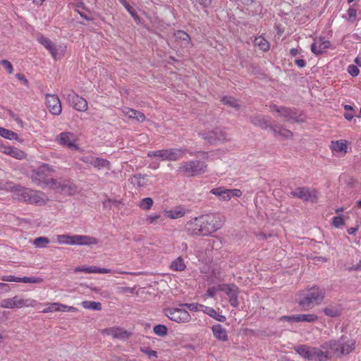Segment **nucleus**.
<instances>
[{
    "label": "nucleus",
    "mask_w": 361,
    "mask_h": 361,
    "mask_svg": "<svg viewBox=\"0 0 361 361\" xmlns=\"http://www.w3.org/2000/svg\"><path fill=\"white\" fill-rule=\"evenodd\" d=\"M325 295L324 288L318 286L307 287L299 292L298 305L303 310L312 309L315 305L322 304L325 298Z\"/></svg>",
    "instance_id": "nucleus-1"
},
{
    "label": "nucleus",
    "mask_w": 361,
    "mask_h": 361,
    "mask_svg": "<svg viewBox=\"0 0 361 361\" xmlns=\"http://www.w3.org/2000/svg\"><path fill=\"white\" fill-rule=\"evenodd\" d=\"M53 172L54 170L49 165L43 164L37 169L32 171L31 178L32 180L38 185L44 184L51 188H56L58 185V180L50 177Z\"/></svg>",
    "instance_id": "nucleus-2"
},
{
    "label": "nucleus",
    "mask_w": 361,
    "mask_h": 361,
    "mask_svg": "<svg viewBox=\"0 0 361 361\" xmlns=\"http://www.w3.org/2000/svg\"><path fill=\"white\" fill-rule=\"evenodd\" d=\"M204 235H209L219 230L224 224V216L218 213L200 216Z\"/></svg>",
    "instance_id": "nucleus-3"
},
{
    "label": "nucleus",
    "mask_w": 361,
    "mask_h": 361,
    "mask_svg": "<svg viewBox=\"0 0 361 361\" xmlns=\"http://www.w3.org/2000/svg\"><path fill=\"white\" fill-rule=\"evenodd\" d=\"M207 164L202 161L190 160L180 164L178 171L187 177H194L204 173Z\"/></svg>",
    "instance_id": "nucleus-4"
},
{
    "label": "nucleus",
    "mask_w": 361,
    "mask_h": 361,
    "mask_svg": "<svg viewBox=\"0 0 361 361\" xmlns=\"http://www.w3.org/2000/svg\"><path fill=\"white\" fill-rule=\"evenodd\" d=\"M56 240L61 245H92L98 243V240L97 238L83 235H57Z\"/></svg>",
    "instance_id": "nucleus-5"
},
{
    "label": "nucleus",
    "mask_w": 361,
    "mask_h": 361,
    "mask_svg": "<svg viewBox=\"0 0 361 361\" xmlns=\"http://www.w3.org/2000/svg\"><path fill=\"white\" fill-rule=\"evenodd\" d=\"M37 301L31 298H23L20 295L5 298L1 301V307L6 309H20L23 307H33Z\"/></svg>",
    "instance_id": "nucleus-6"
},
{
    "label": "nucleus",
    "mask_w": 361,
    "mask_h": 361,
    "mask_svg": "<svg viewBox=\"0 0 361 361\" xmlns=\"http://www.w3.org/2000/svg\"><path fill=\"white\" fill-rule=\"evenodd\" d=\"M180 307H168L164 309L165 315L171 321L178 324L190 323L192 317L190 313L185 309Z\"/></svg>",
    "instance_id": "nucleus-7"
},
{
    "label": "nucleus",
    "mask_w": 361,
    "mask_h": 361,
    "mask_svg": "<svg viewBox=\"0 0 361 361\" xmlns=\"http://www.w3.org/2000/svg\"><path fill=\"white\" fill-rule=\"evenodd\" d=\"M63 97L68 104L78 111L85 112L88 109L87 100L73 90L68 91L63 95Z\"/></svg>",
    "instance_id": "nucleus-8"
},
{
    "label": "nucleus",
    "mask_w": 361,
    "mask_h": 361,
    "mask_svg": "<svg viewBox=\"0 0 361 361\" xmlns=\"http://www.w3.org/2000/svg\"><path fill=\"white\" fill-rule=\"evenodd\" d=\"M55 141L61 146L72 150H78V136L69 131H65L59 133L55 139Z\"/></svg>",
    "instance_id": "nucleus-9"
},
{
    "label": "nucleus",
    "mask_w": 361,
    "mask_h": 361,
    "mask_svg": "<svg viewBox=\"0 0 361 361\" xmlns=\"http://www.w3.org/2000/svg\"><path fill=\"white\" fill-rule=\"evenodd\" d=\"M269 111L271 112L275 117L281 118L285 121L295 122L298 121L296 114L290 109L284 106H278L271 104L269 106Z\"/></svg>",
    "instance_id": "nucleus-10"
},
{
    "label": "nucleus",
    "mask_w": 361,
    "mask_h": 361,
    "mask_svg": "<svg viewBox=\"0 0 361 361\" xmlns=\"http://www.w3.org/2000/svg\"><path fill=\"white\" fill-rule=\"evenodd\" d=\"M210 192L223 201H228L233 197H240L243 194L240 189H226L223 187L213 188Z\"/></svg>",
    "instance_id": "nucleus-11"
},
{
    "label": "nucleus",
    "mask_w": 361,
    "mask_h": 361,
    "mask_svg": "<svg viewBox=\"0 0 361 361\" xmlns=\"http://www.w3.org/2000/svg\"><path fill=\"white\" fill-rule=\"evenodd\" d=\"M220 290L224 292L229 298L230 305L233 307L239 305L238 288L235 284H221Z\"/></svg>",
    "instance_id": "nucleus-12"
},
{
    "label": "nucleus",
    "mask_w": 361,
    "mask_h": 361,
    "mask_svg": "<svg viewBox=\"0 0 361 361\" xmlns=\"http://www.w3.org/2000/svg\"><path fill=\"white\" fill-rule=\"evenodd\" d=\"M75 273L77 272H84L86 274H110V273H117L119 274H130L127 271H123L121 270H112L111 269L106 268H99L96 266H78L76 267L74 269Z\"/></svg>",
    "instance_id": "nucleus-13"
},
{
    "label": "nucleus",
    "mask_w": 361,
    "mask_h": 361,
    "mask_svg": "<svg viewBox=\"0 0 361 361\" xmlns=\"http://www.w3.org/2000/svg\"><path fill=\"white\" fill-rule=\"evenodd\" d=\"M200 135L210 144L226 140V133L218 128L215 129V130L201 131Z\"/></svg>",
    "instance_id": "nucleus-14"
},
{
    "label": "nucleus",
    "mask_w": 361,
    "mask_h": 361,
    "mask_svg": "<svg viewBox=\"0 0 361 361\" xmlns=\"http://www.w3.org/2000/svg\"><path fill=\"white\" fill-rule=\"evenodd\" d=\"M46 106L54 115L59 116L62 112V105L59 97L56 94H46Z\"/></svg>",
    "instance_id": "nucleus-15"
},
{
    "label": "nucleus",
    "mask_w": 361,
    "mask_h": 361,
    "mask_svg": "<svg viewBox=\"0 0 361 361\" xmlns=\"http://www.w3.org/2000/svg\"><path fill=\"white\" fill-rule=\"evenodd\" d=\"M280 321L286 320L288 322H309L312 323L318 320V316L315 314H300L292 316H282Z\"/></svg>",
    "instance_id": "nucleus-16"
},
{
    "label": "nucleus",
    "mask_w": 361,
    "mask_h": 361,
    "mask_svg": "<svg viewBox=\"0 0 361 361\" xmlns=\"http://www.w3.org/2000/svg\"><path fill=\"white\" fill-rule=\"evenodd\" d=\"M185 228L187 232L192 235H204V229H203L202 224L200 222V216L194 218L189 221L186 225Z\"/></svg>",
    "instance_id": "nucleus-17"
},
{
    "label": "nucleus",
    "mask_w": 361,
    "mask_h": 361,
    "mask_svg": "<svg viewBox=\"0 0 361 361\" xmlns=\"http://www.w3.org/2000/svg\"><path fill=\"white\" fill-rule=\"evenodd\" d=\"M49 200V199L44 192L39 190H30L28 198L27 199V202L42 206L47 204Z\"/></svg>",
    "instance_id": "nucleus-18"
},
{
    "label": "nucleus",
    "mask_w": 361,
    "mask_h": 361,
    "mask_svg": "<svg viewBox=\"0 0 361 361\" xmlns=\"http://www.w3.org/2000/svg\"><path fill=\"white\" fill-rule=\"evenodd\" d=\"M293 197L300 198L304 201L312 200L317 198V192L315 190L311 192L307 188H298L290 192Z\"/></svg>",
    "instance_id": "nucleus-19"
},
{
    "label": "nucleus",
    "mask_w": 361,
    "mask_h": 361,
    "mask_svg": "<svg viewBox=\"0 0 361 361\" xmlns=\"http://www.w3.org/2000/svg\"><path fill=\"white\" fill-rule=\"evenodd\" d=\"M102 334L111 336L113 338L126 340L128 338L130 333L118 326H113L102 330Z\"/></svg>",
    "instance_id": "nucleus-20"
},
{
    "label": "nucleus",
    "mask_w": 361,
    "mask_h": 361,
    "mask_svg": "<svg viewBox=\"0 0 361 361\" xmlns=\"http://www.w3.org/2000/svg\"><path fill=\"white\" fill-rule=\"evenodd\" d=\"M1 279L7 282H21L25 283H40L43 281V279L41 277H16L12 275L4 276Z\"/></svg>",
    "instance_id": "nucleus-21"
},
{
    "label": "nucleus",
    "mask_w": 361,
    "mask_h": 361,
    "mask_svg": "<svg viewBox=\"0 0 361 361\" xmlns=\"http://www.w3.org/2000/svg\"><path fill=\"white\" fill-rule=\"evenodd\" d=\"M37 41L49 51L54 59L56 60L59 59L57 47L51 39L40 35L37 37Z\"/></svg>",
    "instance_id": "nucleus-22"
},
{
    "label": "nucleus",
    "mask_w": 361,
    "mask_h": 361,
    "mask_svg": "<svg viewBox=\"0 0 361 361\" xmlns=\"http://www.w3.org/2000/svg\"><path fill=\"white\" fill-rule=\"evenodd\" d=\"M322 348L331 353V355H336L341 356V337L336 340H330L322 344Z\"/></svg>",
    "instance_id": "nucleus-23"
},
{
    "label": "nucleus",
    "mask_w": 361,
    "mask_h": 361,
    "mask_svg": "<svg viewBox=\"0 0 361 361\" xmlns=\"http://www.w3.org/2000/svg\"><path fill=\"white\" fill-rule=\"evenodd\" d=\"M355 346L354 339L349 338L345 336H341V356L351 353L355 349Z\"/></svg>",
    "instance_id": "nucleus-24"
},
{
    "label": "nucleus",
    "mask_w": 361,
    "mask_h": 361,
    "mask_svg": "<svg viewBox=\"0 0 361 361\" xmlns=\"http://www.w3.org/2000/svg\"><path fill=\"white\" fill-rule=\"evenodd\" d=\"M51 189L57 190L61 192L68 195H72L77 192L76 185L68 180H64L63 182L58 181L57 187L52 188Z\"/></svg>",
    "instance_id": "nucleus-25"
},
{
    "label": "nucleus",
    "mask_w": 361,
    "mask_h": 361,
    "mask_svg": "<svg viewBox=\"0 0 361 361\" xmlns=\"http://www.w3.org/2000/svg\"><path fill=\"white\" fill-rule=\"evenodd\" d=\"M293 349L302 358L312 360L314 347L302 344L294 347Z\"/></svg>",
    "instance_id": "nucleus-26"
},
{
    "label": "nucleus",
    "mask_w": 361,
    "mask_h": 361,
    "mask_svg": "<svg viewBox=\"0 0 361 361\" xmlns=\"http://www.w3.org/2000/svg\"><path fill=\"white\" fill-rule=\"evenodd\" d=\"M213 336L218 341L226 342L228 340L227 330L222 325L217 324L212 327Z\"/></svg>",
    "instance_id": "nucleus-27"
},
{
    "label": "nucleus",
    "mask_w": 361,
    "mask_h": 361,
    "mask_svg": "<svg viewBox=\"0 0 361 361\" xmlns=\"http://www.w3.org/2000/svg\"><path fill=\"white\" fill-rule=\"evenodd\" d=\"M330 42L329 40H324L320 38L318 40H315L314 42L311 45V51L316 55L322 54L325 49L329 48Z\"/></svg>",
    "instance_id": "nucleus-28"
},
{
    "label": "nucleus",
    "mask_w": 361,
    "mask_h": 361,
    "mask_svg": "<svg viewBox=\"0 0 361 361\" xmlns=\"http://www.w3.org/2000/svg\"><path fill=\"white\" fill-rule=\"evenodd\" d=\"M331 358V353L322 348V345L317 348L314 347L313 358L314 361H327Z\"/></svg>",
    "instance_id": "nucleus-29"
},
{
    "label": "nucleus",
    "mask_w": 361,
    "mask_h": 361,
    "mask_svg": "<svg viewBox=\"0 0 361 361\" xmlns=\"http://www.w3.org/2000/svg\"><path fill=\"white\" fill-rule=\"evenodd\" d=\"M30 190L31 189L23 188L19 185L14 186L12 188L13 198L27 202V199L28 198Z\"/></svg>",
    "instance_id": "nucleus-30"
},
{
    "label": "nucleus",
    "mask_w": 361,
    "mask_h": 361,
    "mask_svg": "<svg viewBox=\"0 0 361 361\" xmlns=\"http://www.w3.org/2000/svg\"><path fill=\"white\" fill-rule=\"evenodd\" d=\"M122 114L123 116L131 119H135L139 122H143L146 118L143 113L128 107L123 109Z\"/></svg>",
    "instance_id": "nucleus-31"
},
{
    "label": "nucleus",
    "mask_w": 361,
    "mask_h": 361,
    "mask_svg": "<svg viewBox=\"0 0 361 361\" xmlns=\"http://www.w3.org/2000/svg\"><path fill=\"white\" fill-rule=\"evenodd\" d=\"M342 307L339 304H331L322 309L324 314L330 317H339L342 313Z\"/></svg>",
    "instance_id": "nucleus-32"
},
{
    "label": "nucleus",
    "mask_w": 361,
    "mask_h": 361,
    "mask_svg": "<svg viewBox=\"0 0 361 361\" xmlns=\"http://www.w3.org/2000/svg\"><path fill=\"white\" fill-rule=\"evenodd\" d=\"M330 148L332 152L337 153L343 152L345 154L348 149L347 141L345 140L331 141Z\"/></svg>",
    "instance_id": "nucleus-33"
},
{
    "label": "nucleus",
    "mask_w": 361,
    "mask_h": 361,
    "mask_svg": "<svg viewBox=\"0 0 361 361\" xmlns=\"http://www.w3.org/2000/svg\"><path fill=\"white\" fill-rule=\"evenodd\" d=\"M185 214V209L181 206H178L173 209L166 210V216L171 219H176L183 217Z\"/></svg>",
    "instance_id": "nucleus-34"
},
{
    "label": "nucleus",
    "mask_w": 361,
    "mask_h": 361,
    "mask_svg": "<svg viewBox=\"0 0 361 361\" xmlns=\"http://www.w3.org/2000/svg\"><path fill=\"white\" fill-rule=\"evenodd\" d=\"M202 312L218 322H224L226 320V317L224 315L220 314L212 307L204 305V309H202Z\"/></svg>",
    "instance_id": "nucleus-35"
},
{
    "label": "nucleus",
    "mask_w": 361,
    "mask_h": 361,
    "mask_svg": "<svg viewBox=\"0 0 361 361\" xmlns=\"http://www.w3.org/2000/svg\"><path fill=\"white\" fill-rule=\"evenodd\" d=\"M186 150L180 148L168 149L169 161H177L184 157Z\"/></svg>",
    "instance_id": "nucleus-36"
},
{
    "label": "nucleus",
    "mask_w": 361,
    "mask_h": 361,
    "mask_svg": "<svg viewBox=\"0 0 361 361\" xmlns=\"http://www.w3.org/2000/svg\"><path fill=\"white\" fill-rule=\"evenodd\" d=\"M169 268L174 271H183L186 269V264L183 259L178 257L171 263Z\"/></svg>",
    "instance_id": "nucleus-37"
},
{
    "label": "nucleus",
    "mask_w": 361,
    "mask_h": 361,
    "mask_svg": "<svg viewBox=\"0 0 361 361\" xmlns=\"http://www.w3.org/2000/svg\"><path fill=\"white\" fill-rule=\"evenodd\" d=\"M147 156L158 157L161 161H169L168 149L149 152Z\"/></svg>",
    "instance_id": "nucleus-38"
},
{
    "label": "nucleus",
    "mask_w": 361,
    "mask_h": 361,
    "mask_svg": "<svg viewBox=\"0 0 361 361\" xmlns=\"http://www.w3.org/2000/svg\"><path fill=\"white\" fill-rule=\"evenodd\" d=\"M92 166H94L97 170H101L104 168L110 169L111 164L109 161L106 159L96 157Z\"/></svg>",
    "instance_id": "nucleus-39"
},
{
    "label": "nucleus",
    "mask_w": 361,
    "mask_h": 361,
    "mask_svg": "<svg viewBox=\"0 0 361 361\" xmlns=\"http://www.w3.org/2000/svg\"><path fill=\"white\" fill-rule=\"evenodd\" d=\"M271 128L274 134L286 138L290 137L293 135V133L290 130L278 126H271Z\"/></svg>",
    "instance_id": "nucleus-40"
},
{
    "label": "nucleus",
    "mask_w": 361,
    "mask_h": 361,
    "mask_svg": "<svg viewBox=\"0 0 361 361\" xmlns=\"http://www.w3.org/2000/svg\"><path fill=\"white\" fill-rule=\"evenodd\" d=\"M254 43L261 50L267 51L269 49L270 45L269 42L262 37H258L255 39Z\"/></svg>",
    "instance_id": "nucleus-41"
},
{
    "label": "nucleus",
    "mask_w": 361,
    "mask_h": 361,
    "mask_svg": "<svg viewBox=\"0 0 361 361\" xmlns=\"http://www.w3.org/2000/svg\"><path fill=\"white\" fill-rule=\"evenodd\" d=\"M82 306L85 309L92 310H101L102 304L99 302L85 300L82 302Z\"/></svg>",
    "instance_id": "nucleus-42"
},
{
    "label": "nucleus",
    "mask_w": 361,
    "mask_h": 361,
    "mask_svg": "<svg viewBox=\"0 0 361 361\" xmlns=\"http://www.w3.org/2000/svg\"><path fill=\"white\" fill-rule=\"evenodd\" d=\"M0 136L11 140L18 139L17 133L2 127H0Z\"/></svg>",
    "instance_id": "nucleus-43"
},
{
    "label": "nucleus",
    "mask_w": 361,
    "mask_h": 361,
    "mask_svg": "<svg viewBox=\"0 0 361 361\" xmlns=\"http://www.w3.org/2000/svg\"><path fill=\"white\" fill-rule=\"evenodd\" d=\"M154 201L151 197H145L138 203L137 206L142 210H149L153 206Z\"/></svg>",
    "instance_id": "nucleus-44"
},
{
    "label": "nucleus",
    "mask_w": 361,
    "mask_h": 361,
    "mask_svg": "<svg viewBox=\"0 0 361 361\" xmlns=\"http://www.w3.org/2000/svg\"><path fill=\"white\" fill-rule=\"evenodd\" d=\"M8 155H10L11 157H12L13 158L19 159V160L23 159L26 157V154L23 151H22L16 147H11V149L10 150Z\"/></svg>",
    "instance_id": "nucleus-45"
},
{
    "label": "nucleus",
    "mask_w": 361,
    "mask_h": 361,
    "mask_svg": "<svg viewBox=\"0 0 361 361\" xmlns=\"http://www.w3.org/2000/svg\"><path fill=\"white\" fill-rule=\"evenodd\" d=\"M49 239L47 237H38L33 241V245L36 247H46L49 243Z\"/></svg>",
    "instance_id": "nucleus-46"
},
{
    "label": "nucleus",
    "mask_w": 361,
    "mask_h": 361,
    "mask_svg": "<svg viewBox=\"0 0 361 361\" xmlns=\"http://www.w3.org/2000/svg\"><path fill=\"white\" fill-rule=\"evenodd\" d=\"M174 37L177 41H183L188 43L190 41L189 35L185 31L178 30L174 33Z\"/></svg>",
    "instance_id": "nucleus-47"
},
{
    "label": "nucleus",
    "mask_w": 361,
    "mask_h": 361,
    "mask_svg": "<svg viewBox=\"0 0 361 361\" xmlns=\"http://www.w3.org/2000/svg\"><path fill=\"white\" fill-rule=\"evenodd\" d=\"M180 307H185L189 310L195 311V312H197V311H202V309H204V305H200V304H198V303H184V304L180 305Z\"/></svg>",
    "instance_id": "nucleus-48"
},
{
    "label": "nucleus",
    "mask_w": 361,
    "mask_h": 361,
    "mask_svg": "<svg viewBox=\"0 0 361 361\" xmlns=\"http://www.w3.org/2000/svg\"><path fill=\"white\" fill-rule=\"evenodd\" d=\"M222 102L225 104H228V105L235 107L236 109L240 108V104L238 103V101L232 97H224L222 99Z\"/></svg>",
    "instance_id": "nucleus-49"
},
{
    "label": "nucleus",
    "mask_w": 361,
    "mask_h": 361,
    "mask_svg": "<svg viewBox=\"0 0 361 361\" xmlns=\"http://www.w3.org/2000/svg\"><path fill=\"white\" fill-rule=\"evenodd\" d=\"M154 332L159 336H164L167 334V328L164 325L158 324L154 327Z\"/></svg>",
    "instance_id": "nucleus-50"
},
{
    "label": "nucleus",
    "mask_w": 361,
    "mask_h": 361,
    "mask_svg": "<svg viewBox=\"0 0 361 361\" xmlns=\"http://www.w3.org/2000/svg\"><path fill=\"white\" fill-rule=\"evenodd\" d=\"M331 224L334 227L339 228L345 225V221L342 216H336L333 217Z\"/></svg>",
    "instance_id": "nucleus-51"
},
{
    "label": "nucleus",
    "mask_w": 361,
    "mask_h": 361,
    "mask_svg": "<svg viewBox=\"0 0 361 361\" xmlns=\"http://www.w3.org/2000/svg\"><path fill=\"white\" fill-rule=\"evenodd\" d=\"M252 122L255 125L259 126L262 128H266L268 127L267 121L263 117H256L252 120Z\"/></svg>",
    "instance_id": "nucleus-52"
},
{
    "label": "nucleus",
    "mask_w": 361,
    "mask_h": 361,
    "mask_svg": "<svg viewBox=\"0 0 361 361\" xmlns=\"http://www.w3.org/2000/svg\"><path fill=\"white\" fill-rule=\"evenodd\" d=\"M119 2L126 8V10L129 12V13L134 18H137V16L136 15L135 10L127 2L126 0H119Z\"/></svg>",
    "instance_id": "nucleus-53"
},
{
    "label": "nucleus",
    "mask_w": 361,
    "mask_h": 361,
    "mask_svg": "<svg viewBox=\"0 0 361 361\" xmlns=\"http://www.w3.org/2000/svg\"><path fill=\"white\" fill-rule=\"evenodd\" d=\"M59 302H52L47 305V307L44 308L42 312L49 313L52 312L58 311Z\"/></svg>",
    "instance_id": "nucleus-54"
},
{
    "label": "nucleus",
    "mask_w": 361,
    "mask_h": 361,
    "mask_svg": "<svg viewBox=\"0 0 361 361\" xmlns=\"http://www.w3.org/2000/svg\"><path fill=\"white\" fill-rule=\"evenodd\" d=\"M348 20L350 22H354L357 16V11L353 8H349L347 11Z\"/></svg>",
    "instance_id": "nucleus-55"
},
{
    "label": "nucleus",
    "mask_w": 361,
    "mask_h": 361,
    "mask_svg": "<svg viewBox=\"0 0 361 361\" xmlns=\"http://www.w3.org/2000/svg\"><path fill=\"white\" fill-rule=\"evenodd\" d=\"M348 73L355 77L359 75L360 70L355 65L351 64L348 66Z\"/></svg>",
    "instance_id": "nucleus-56"
},
{
    "label": "nucleus",
    "mask_w": 361,
    "mask_h": 361,
    "mask_svg": "<svg viewBox=\"0 0 361 361\" xmlns=\"http://www.w3.org/2000/svg\"><path fill=\"white\" fill-rule=\"evenodd\" d=\"M95 159H96L95 157H94L91 154H87V155H85V156L82 157L80 158V160L85 164H90L92 166Z\"/></svg>",
    "instance_id": "nucleus-57"
},
{
    "label": "nucleus",
    "mask_w": 361,
    "mask_h": 361,
    "mask_svg": "<svg viewBox=\"0 0 361 361\" xmlns=\"http://www.w3.org/2000/svg\"><path fill=\"white\" fill-rule=\"evenodd\" d=\"M219 291H221L220 285H219L218 286H212L211 288H209L206 295L209 298H213Z\"/></svg>",
    "instance_id": "nucleus-58"
},
{
    "label": "nucleus",
    "mask_w": 361,
    "mask_h": 361,
    "mask_svg": "<svg viewBox=\"0 0 361 361\" xmlns=\"http://www.w3.org/2000/svg\"><path fill=\"white\" fill-rule=\"evenodd\" d=\"M1 64L9 74H11L13 73V68L10 61H8V60H2L1 61Z\"/></svg>",
    "instance_id": "nucleus-59"
},
{
    "label": "nucleus",
    "mask_w": 361,
    "mask_h": 361,
    "mask_svg": "<svg viewBox=\"0 0 361 361\" xmlns=\"http://www.w3.org/2000/svg\"><path fill=\"white\" fill-rule=\"evenodd\" d=\"M141 351L148 355L149 357H157V353L155 350L149 349V348H142Z\"/></svg>",
    "instance_id": "nucleus-60"
},
{
    "label": "nucleus",
    "mask_w": 361,
    "mask_h": 361,
    "mask_svg": "<svg viewBox=\"0 0 361 361\" xmlns=\"http://www.w3.org/2000/svg\"><path fill=\"white\" fill-rule=\"evenodd\" d=\"M159 218H160V216L158 214L149 215L146 218V221L148 224H152L155 223Z\"/></svg>",
    "instance_id": "nucleus-61"
},
{
    "label": "nucleus",
    "mask_w": 361,
    "mask_h": 361,
    "mask_svg": "<svg viewBox=\"0 0 361 361\" xmlns=\"http://www.w3.org/2000/svg\"><path fill=\"white\" fill-rule=\"evenodd\" d=\"M11 149V146L0 144V152H2L5 154L8 155Z\"/></svg>",
    "instance_id": "nucleus-62"
},
{
    "label": "nucleus",
    "mask_w": 361,
    "mask_h": 361,
    "mask_svg": "<svg viewBox=\"0 0 361 361\" xmlns=\"http://www.w3.org/2000/svg\"><path fill=\"white\" fill-rule=\"evenodd\" d=\"M200 5L204 8H207L210 6L212 0H196Z\"/></svg>",
    "instance_id": "nucleus-63"
},
{
    "label": "nucleus",
    "mask_w": 361,
    "mask_h": 361,
    "mask_svg": "<svg viewBox=\"0 0 361 361\" xmlns=\"http://www.w3.org/2000/svg\"><path fill=\"white\" fill-rule=\"evenodd\" d=\"M343 116L347 121H350L354 118L355 112L347 111Z\"/></svg>",
    "instance_id": "nucleus-64"
}]
</instances>
